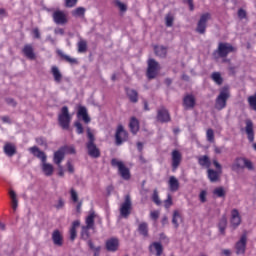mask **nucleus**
Here are the masks:
<instances>
[{
	"label": "nucleus",
	"instance_id": "1",
	"mask_svg": "<svg viewBox=\"0 0 256 256\" xmlns=\"http://www.w3.org/2000/svg\"><path fill=\"white\" fill-rule=\"evenodd\" d=\"M230 97L231 92L229 91V87L224 86L220 90V93L215 100V109H217V111H222V109H225L227 107V101H229Z\"/></svg>",
	"mask_w": 256,
	"mask_h": 256
},
{
	"label": "nucleus",
	"instance_id": "2",
	"mask_svg": "<svg viewBox=\"0 0 256 256\" xmlns=\"http://www.w3.org/2000/svg\"><path fill=\"white\" fill-rule=\"evenodd\" d=\"M58 123L62 129H69L71 125V114H69V108L67 106L62 107L58 115Z\"/></svg>",
	"mask_w": 256,
	"mask_h": 256
},
{
	"label": "nucleus",
	"instance_id": "3",
	"mask_svg": "<svg viewBox=\"0 0 256 256\" xmlns=\"http://www.w3.org/2000/svg\"><path fill=\"white\" fill-rule=\"evenodd\" d=\"M248 169L253 171V162L247 158L238 157L234 160V163L231 166L232 171H239V169Z\"/></svg>",
	"mask_w": 256,
	"mask_h": 256
},
{
	"label": "nucleus",
	"instance_id": "4",
	"mask_svg": "<svg viewBox=\"0 0 256 256\" xmlns=\"http://www.w3.org/2000/svg\"><path fill=\"white\" fill-rule=\"evenodd\" d=\"M111 165L112 167H118V171L122 179H125L126 181H129V179H131V172L129 171V168H127L125 164H123V162L113 158L111 160Z\"/></svg>",
	"mask_w": 256,
	"mask_h": 256
},
{
	"label": "nucleus",
	"instance_id": "5",
	"mask_svg": "<svg viewBox=\"0 0 256 256\" xmlns=\"http://www.w3.org/2000/svg\"><path fill=\"white\" fill-rule=\"evenodd\" d=\"M237 51V48L233 47V45L227 43V42H220L218 44V48L216 50V53L218 54L219 57L222 59L227 57L229 53H235Z\"/></svg>",
	"mask_w": 256,
	"mask_h": 256
},
{
	"label": "nucleus",
	"instance_id": "6",
	"mask_svg": "<svg viewBox=\"0 0 256 256\" xmlns=\"http://www.w3.org/2000/svg\"><path fill=\"white\" fill-rule=\"evenodd\" d=\"M209 19H211L210 13H204L200 16L196 27V33H199L200 35H205V31L207 30V21H209Z\"/></svg>",
	"mask_w": 256,
	"mask_h": 256
},
{
	"label": "nucleus",
	"instance_id": "7",
	"mask_svg": "<svg viewBox=\"0 0 256 256\" xmlns=\"http://www.w3.org/2000/svg\"><path fill=\"white\" fill-rule=\"evenodd\" d=\"M127 139H129V134L126 132L125 128L123 127V125H118L117 129H116V133H115V141H116V145H123V143H125V141H127Z\"/></svg>",
	"mask_w": 256,
	"mask_h": 256
},
{
	"label": "nucleus",
	"instance_id": "8",
	"mask_svg": "<svg viewBox=\"0 0 256 256\" xmlns=\"http://www.w3.org/2000/svg\"><path fill=\"white\" fill-rule=\"evenodd\" d=\"M158 71H159V62H156L155 59H149L148 68H147L148 79H155V77H157Z\"/></svg>",
	"mask_w": 256,
	"mask_h": 256
},
{
	"label": "nucleus",
	"instance_id": "9",
	"mask_svg": "<svg viewBox=\"0 0 256 256\" xmlns=\"http://www.w3.org/2000/svg\"><path fill=\"white\" fill-rule=\"evenodd\" d=\"M131 196L126 195L124 203L120 207V215L121 217H124V219H127L129 215H131Z\"/></svg>",
	"mask_w": 256,
	"mask_h": 256
},
{
	"label": "nucleus",
	"instance_id": "10",
	"mask_svg": "<svg viewBox=\"0 0 256 256\" xmlns=\"http://www.w3.org/2000/svg\"><path fill=\"white\" fill-rule=\"evenodd\" d=\"M52 19L56 25H67L69 20L67 19V14L61 10H56L52 14Z\"/></svg>",
	"mask_w": 256,
	"mask_h": 256
},
{
	"label": "nucleus",
	"instance_id": "11",
	"mask_svg": "<svg viewBox=\"0 0 256 256\" xmlns=\"http://www.w3.org/2000/svg\"><path fill=\"white\" fill-rule=\"evenodd\" d=\"M156 119L159 123H169V121H171L169 110L165 107L158 109Z\"/></svg>",
	"mask_w": 256,
	"mask_h": 256
},
{
	"label": "nucleus",
	"instance_id": "12",
	"mask_svg": "<svg viewBox=\"0 0 256 256\" xmlns=\"http://www.w3.org/2000/svg\"><path fill=\"white\" fill-rule=\"evenodd\" d=\"M245 249H247V234H243L235 245L237 255H245Z\"/></svg>",
	"mask_w": 256,
	"mask_h": 256
},
{
	"label": "nucleus",
	"instance_id": "13",
	"mask_svg": "<svg viewBox=\"0 0 256 256\" xmlns=\"http://www.w3.org/2000/svg\"><path fill=\"white\" fill-rule=\"evenodd\" d=\"M181 161H183V156L179 150L172 151V171H177L179 165H181Z\"/></svg>",
	"mask_w": 256,
	"mask_h": 256
},
{
	"label": "nucleus",
	"instance_id": "14",
	"mask_svg": "<svg viewBox=\"0 0 256 256\" xmlns=\"http://www.w3.org/2000/svg\"><path fill=\"white\" fill-rule=\"evenodd\" d=\"M105 247L110 253H115L119 249V239L113 237L106 240Z\"/></svg>",
	"mask_w": 256,
	"mask_h": 256
},
{
	"label": "nucleus",
	"instance_id": "15",
	"mask_svg": "<svg viewBox=\"0 0 256 256\" xmlns=\"http://www.w3.org/2000/svg\"><path fill=\"white\" fill-rule=\"evenodd\" d=\"M245 123H246L245 132L248 137V141H250V143H253V141H255V131L253 130V121H251V119H247Z\"/></svg>",
	"mask_w": 256,
	"mask_h": 256
},
{
	"label": "nucleus",
	"instance_id": "16",
	"mask_svg": "<svg viewBox=\"0 0 256 256\" xmlns=\"http://www.w3.org/2000/svg\"><path fill=\"white\" fill-rule=\"evenodd\" d=\"M230 223L233 229H237V227L241 225V216L239 215V210L233 209L231 211Z\"/></svg>",
	"mask_w": 256,
	"mask_h": 256
},
{
	"label": "nucleus",
	"instance_id": "17",
	"mask_svg": "<svg viewBox=\"0 0 256 256\" xmlns=\"http://www.w3.org/2000/svg\"><path fill=\"white\" fill-rule=\"evenodd\" d=\"M195 96L193 94H187L183 98V107L185 109H194L195 108Z\"/></svg>",
	"mask_w": 256,
	"mask_h": 256
},
{
	"label": "nucleus",
	"instance_id": "18",
	"mask_svg": "<svg viewBox=\"0 0 256 256\" xmlns=\"http://www.w3.org/2000/svg\"><path fill=\"white\" fill-rule=\"evenodd\" d=\"M88 155L92 157L93 159H99L101 157V151L97 148V145L95 143L92 144H86Z\"/></svg>",
	"mask_w": 256,
	"mask_h": 256
},
{
	"label": "nucleus",
	"instance_id": "19",
	"mask_svg": "<svg viewBox=\"0 0 256 256\" xmlns=\"http://www.w3.org/2000/svg\"><path fill=\"white\" fill-rule=\"evenodd\" d=\"M125 93L130 103H137L139 101V92H137V90L126 87Z\"/></svg>",
	"mask_w": 256,
	"mask_h": 256
},
{
	"label": "nucleus",
	"instance_id": "20",
	"mask_svg": "<svg viewBox=\"0 0 256 256\" xmlns=\"http://www.w3.org/2000/svg\"><path fill=\"white\" fill-rule=\"evenodd\" d=\"M29 151L30 153H32V155H34V157L40 159L42 163L47 161V155L45 154V152L39 150V147L33 146L29 149Z\"/></svg>",
	"mask_w": 256,
	"mask_h": 256
},
{
	"label": "nucleus",
	"instance_id": "21",
	"mask_svg": "<svg viewBox=\"0 0 256 256\" xmlns=\"http://www.w3.org/2000/svg\"><path fill=\"white\" fill-rule=\"evenodd\" d=\"M78 117H81L84 123H91V117H89V114L87 113V108L85 106H79L78 107Z\"/></svg>",
	"mask_w": 256,
	"mask_h": 256
},
{
	"label": "nucleus",
	"instance_id": "22",
	"mask_svg": "<svg viewBox=\"0 0 256 256\" xmlns=\"http://www.w3.org/2000/svg\"><path fill=\"white\" fill-rule=\"evenodd\" d=\"M52 241L57 247L63 246V236L59 230H54L52 233Z\"/></svg>",
	"mask_w": 256,
	"mask_h": 256
},
{
	"label": "nucleus",
	"instance_id": "23",
	"mask_svg": "<svg viewBox=\"0 0 256 256\" xmlns=\"http://www.w3.org/2000/svg\"><path fill=\"white\" fill-rule=\"evenodd\" d=\"M22 53L25 55V57H27V59H30L31 61L35 59V52L31 44H26L22 50Z\"/></svg>",
	"mask_w": 256,
	"mask_h": 256
},
{
	"label": "nucleus",
	"instance_id": "24",
	"mask_svg": "<svg viewBox=\"0 0 256 256\" xmlns=\"http://www.w3.org/2000/svg\"><path fill=\"white\" fill-rule=\"evenodd\" d=\"M168 185L172 193L179 191V180L175 176L169 178Z\"/></svg>",
	"mask_w": 256,
	"mask_h": 256
},
{
	"label": "nucleus",
	"instance_id": "25",
	"mask_svg": "<svg viewBox=\"0 0 256 256\" xmlns=\"http://www.w3.org/2000/svg\"><path fill=\"white\" fill-rule=\"evenodd\" d=\"M63 159H65V148H60L54 153V163L56 165H61Z\"/></svg>",
	"mask_w": 256,
	"mask_h": 256
},
{
	"label": "nucleus",
	"instance_id": "26",
	"mask_svg": "<svg viewBox=\"0 0 256 256\" xmlns=\"http://www.w3.org/2000/svg\"><path fill=\"white\" fill-rule=\"evenodd\" d=\"M167 47L165 46H154V53L157 57H161V59H165L167 57Z\"/></svg>",
	"mask_w": 256,
	"mask_h": 256
},
{
	"label": "nucleus",
	"instance_id": "27",
	"mask_svg": "<svg viewBox=\"0 0 256 256\" xmlns=\"http://www.w3.org/2000/svg\"><path fill=\"white\" fill-rule=\"evenodd\" d=\"M42 171L46 177H51L53 175V165L47 163V161L42 162Z\"/></svg>",
	"mask_w": 256,
	"mask_h": 256
},
{
	"label": "nucleus",
	"instance_id": "28",
	"mask_svg": "<svg viewBox=\"0 0 256 256\" xmlns=\"http://www.w3.org/2000/svg\"><path fill=\"white\" fill-rule=\"evenodd\" d=\"M51 73L54 77V81L56 83H61L63 80V74H61V71H59V68L57 66H52Z\"/></svg>",
	"mask_w": 256,
	"mask_h": 256
},
{
	"label": "nucleus",
	"instance_id": "29",
	"mask_svg": "<svg viewBox=\"0 0 256 256\" xmlns=\"http://www.w3.org/2000/svg\"><path fill=\"white\" fill-rule=\"evenodd\" d=\"M130 131L133 133V135H137V132L139 131V120L137 118L132 117L130 120Z\"/></svg>",
	"mask_w": 256,
	"mask_h": 256
},
{
	"label": "nucleus",
	"instance_id": "30",
	"mask_svg": "<svg viewBox=\"0 0 256 256\" xmlns=\"http://www.w3.org/2000/svg\"><path fill=\"white\" fill-rule=\"evenodd\" d=\"M207 173H208V179L211 181V183H217V181H219V175H221L219 171L208 169Z\"/></svg>",
	"mask_w": 256,
	"mask_h": 256
},
{
	"label": "nucleus",
	"instance_id": "31",
	"mask_svg": "<svg viewBox=\"0 0 256 256\" xmlns=\"http://www.w3.org/2000/svg\"><path fill=\"white\" fill-rule=\"evenodd\" d=\"M79 225H81V222H79V220H76L72 223V227L70 229L71 241H75V239L77 238V227H79Z\"/></svg>",
	"mask_w": 256,
	"mask_h": 256
},
{
	"label": "nucleus",
	"instance_id": "32",
	"mask_svg": "<svg viewBox=\"0 0 256 256\" xmlns=\"http://www.w3.org/2000/svg\"><path fill=\"white\" fill-rule=\"evenodd\" d=\"M138 232L140 235H143V237H149V226L147 225V222H142L139 224Z\"/></svg>",
	"mask_w": 256,
	"mask_h": 256
},
{
	"label": "nucleus",
	"instance_id": "33",
	"mask_svg": "<svg viewBox=\"0 0 256 256\" xmlns=\"http://www.w3.org/2000/svg\"><path fill=\"white\" fill-rule=\"evenodd\" d=\"M86 227L95 229V212L92 211L86 218Z\"/></svg>",
	"mask_w": 256,
	"mask_h": 256
},
{
	"label": "nucleus",
	"instance_id": "34",
	"mask_svg": "<svg viewBox=\"0 0 256 256\" xmlns=\"http://www.w3.org/2000/svg\"><path fill=\"white\" fill-rule=\"evenodd\" d=\"M218 229H219L221 235H225V229H227V217L226 216H222V218L220 219V221L218 223Z\"/></svg>",
	"mask_w": 256,
	"mask_h": 256
},
{
	"label": "nucleus",
	"instance_id": "35",
	"mask_svg": "<svg viewBox=\"0 0 256 256\" xmlns=\"http://www.w3.org/2000/svg\"><path fill=\"white\" fill-rule=\"evenodd\" d=\"M57 54L59 55V57H61V59H64V61H67V63L77 64V59L70 58L69 55L63 53V51L61 50H57Z\"/></svg>",
	"mask_w": 256,
	"mask_h": 256
},
{
	"label": "nucleus",
	"instance_id": "36",
	"mask_svg": "<svg viewBox=\"0 0 256 256\" xmlns=\"http://www.w3.org/2000/svg\"><path fill=\"white\" fill-rule=\"evenodd\" d=\"M198 163L201 165V167H211V160H209V156L204 155L202 157L198 158Z\"/></svg>",
	"mask_w": 256,
	"mask_h": 256
},
{
	"label": "nucleus",
	"instance_id": "37",
	"mask_svg": "<svg viewBox=\"0 0 256 256\" xmlns=\"http://www.w3.org/2000/svg\"><path fill=\"white\" fill-rule=\"evenodd\" d=\"M213 195H215V197L225 199V196L227 195V192L225 191V188L220 186V187H217L213 190Z\"/></svg>",
	"mask_w": 256,
	"mask_h": 256
},
{
	"label": "nucleus",
	"instance_id": "38",
	"mask_svg": "<svg viewBox=\"0 0 256 256\" xmlns=\"http://www.w3.org/2000/svg\"><path fill=\"white\" fill-rule=\"evenodd\" d=\"M4 153H6V155H8V157H13V155H15V153H17V150L15 149V146H13L11 144H6L4 146Z\"/></svg>",
	"mask_w": 256,
	"mask_h": 256
},
{
	"label": "nucleus",
	"instance_id": "39",
	"mask_svg": "<svg viewBox=\"0 0 256 256\" xmlns=\"http://www.w3.org/2000/svg\"><path fill=\"white\" fill-rule=\"evenodd\" d=\"M211 77L216 85H223V77H221V73L213 72Z\"/></svg>",
	"mask_w": 256,
	"mask_h": 256
},
{
	"label": "nucleus",
	"instance_id": "40",
	"mask_svg": "<svg viewBox=\"0 0 256 256\" xmlns=\"http://www.w3.org/2000/svg\"><path fill=\"white\" fill-rule=\"evenodd\" d=\"M179 219H181V214H179L178 210H175L173 212V217H172V223H173L175 229L179 228Z\"/></svg>",
	"mask_w": 256,
	"mask_h": 256
},
{
	"label": "nucleus",
	"instance_id": "41",
	"mask_svg": "<svg viewBox=\"0 0 256 256\" xmlns=\"http://www.w3.org/2000/svg\"><path fill=\"white\" fill-rule=\"evenodd\" d=\"M10 197L12 200V208L14 209V211H17L19 201L17 200V194L15 193V191L13 190L10 191Z\"/></svg>",
	"mask_w": 256,
	"mask_h": 256
},
{
	"label": "nucleus",
	"instance_id": "42",
	"mask_svg": "<svg viewBox=\"0 0 256 256\" xmlns=\"http://www.w3.org/2000/svg\"><path fill=\"white\" fill-rule=\"evenodd\" d=\"M85 11L86 9L83 7H78L75 10L72 11L73 17H85Z\"/></svg>",
	"mask_w": 256,
	"mask_h": 256
},
{
	"label": "nucleus",
	"instance_id": "43",
	"mask_svg": "<svg viewBox=\"0 0 256 256\" xmlns=\"http://www.w3.org/2000/svg\"><path fill=\"white\" fill-rule=\"evenodd\" d=\"M89 228L87 226H82V231H81V237L84 241H87L91 237V233H89Z\"/></svg>",
	"mask_w": 256,
	"mask_h": 256
},
{
	"label": "nucleus",
	"instance_id": "44",
	"mask_svg": "<svg viewBox=\"0 0 256 256\" xmlns=\"http://www.w3.org/2000/svg\"><path fill=\"white\" fill-rule=\"evenodd\" d=\"M78 53H87V41L80 40L78 42Z\"/></svg>",
	"mask_w": 256,
	"mask_h": 256
},
{
	"label": "nucleus",
	"instance_id": "45",
	"mask_svg": "<svg viewBox=\"0 0 256 256\" xmlns=\"http://www.w3.org/2000/svg\"><path fill=\"white\" fill-rule=\"evenodd\" d=\"M151 247H154L157 256L163 255V245L159 242H154Z\"/></svg>",
	"mask_w": 256,
	"mask_h": 256
},
{
	"label": "nucleus",
	"instance_id": "46",
	"mask_svg": "<svg viewBox=\"0 0 256 256\" xmlns=\"http://www.w3.org/2000/svg\"><path fill=\"white\" fill-rule=\"evenodd\" d=\"M175 21V17L173 14L168 13L165 17L166 27H173V22Z\"/></svg>",
	"mask_w": 256,
	"mask_h": 256
},
{
	"label": "nucleus",
	"instance_id": "47",
	"mask_svg": "<svg viewBox=\"0 0 256 256\" xmlns=\"http://www.w3.org/2000/svg\"><path fill=\"white\" fill-rule=\"evenodd\" d=\"M115 5L122 13H125L127 11V4L121 2L120 0L115 1Z\"/></svg>",
	"mask_w": 256,
	"mask_h": 256
},
{
	"label": "nucleus",
	"instance_id": "48",
	"mask_svg": "<svg viewBox=\"0 0 256 256\" xmlns=\"http://www.w3.org/2000/svg\"><path fill=\"white\" fill-rule=\"evenodd\" d=\"M206 135L207 141H209L210 143H213V141H215V132H213V129H208Z\"/></svg>",
	"mask_w": 256,
	"mask_h": 256
},
{
	"label": "nucleus",
	"instance_id": "49",
	"mask_svg": "<svg viewBox=\"0 0 256 256\" xmlns=\"http://www.w3.org/2000/svg\"><path fill=\"white\" fill-rule=\"evenodd\" d=\"M152 201L156 205H161V200L159 199V192H157V189H155L153 192Z\"/></svg>",
	"mask_w": 256,
	"mask_h": 256
},
{
	"label": "nucleus",
	"instance_id": "50",
	"mask_svg": "<svg viewBox=\"0 0 256 256\" xmlns=\"http://www.w3.org/2000/svg\"><path fill=\"white\" fill-rule=\"evenodd\" d=\"M87 135H88V142L86 144H93L95 143V136L93 135V133H91V130L88 128L87 130Z\"/></svg>",
	"mask_w": 256,
	"mask_h": 256
},
{
	"label": "nucleus",
	"instance_id": "51",
	"mask_svg": "<svg viewBox=\"0 0 256 256\" xmlns=\"http://www.w3.org/2000/svg\"><path fill=\"white\" fill-rule=\"evenodd\" d=\"M79 0H65V7L73 8Z\"/></svg>",
	"mask_w": 256,
	"mask_h": 256
},
{
	"label": "nucleus",
	"instance_id": "52",
	"mask_svg": "<svg viewBox=\"0 0 256 256\" xmlns=\"http://www.w3.org/2000/svg\"><path fill=\"white\" fill-rule=\"evenodd\" d=\"M199 199L201 203H206L207 202V191L202 190L199 194Z\"/></svg>",
	"mask_w": 256,
	"mask_h": 256
},
{
	"label": "nucleus",
	"instance_id": "53",
	"mask_svg": "<svg viewBox=\"0 0 256 256\" xmlns=\"http://www.w3.org/2000/svg\"><path fill=\"white\" fill-rule=\"evenodd\" d=\"M70 194H71L72 201H74V203H77V201H79V196L77 195V191H75V189L72 188L70 190Z\"/></svg>",
	"mask_w": 256,
	"mask_h": 256
},
{
	"label": "nucleus",
	"instance_id": "54",
	"mask_svg": "<svg viewBox=\"0 0 256 256\" xmlns=\"http://www.w3.org/2000/svg\"><path fill=\"white\" fill-rule=\"evenodd\" d=\"M63 207H65V200H63V198L60 197L58 199V204L55 205V208L59 210V209H63Z\"/></svg>",
	"mask_w": 256,
	"mask_h": 256
},
{
	"label": "nucleus",
	"instance_id": "55",
	"mask_svg": "<svg viewBox=\"0 0 256 256\" xmlns=\"http://www.w3.org/2000/svg\"><path fill=\"white\" fill-rule=\"evenodd\" d=\"M238 17H239V19H246L247 18V11H245L243 8H240L238 10Z\"/></svg>",
	"mask_w": 256,
	"mask_h": 256
},
{
	"label": "nucleus",
	"instance_id": "56",
	"mask_svg": "<svg viewBox=\"0 0 256 256\" xmlns=\"http://www.w3.org/2000/svg\"><path fill=\"white\" fill-rule=\"evenodd\" d=\"M75 127L78 135L83 134V125L81 124V122H75Z\"/></svg>",
	"mask_w": 256,
	"mask_h": 256
},
{
	"label": "nucleus",
	"instance_id": "57",
	"mask_svg": "<svg viewBox=\"0 0 256 256\" xmlns=\"http://www.w3.org/2000/svg\"><path fill=\"white\" fill-rule=\"evenodd\" d=\"M5 102L7 105H11V107H17V102L13 98H6Z\"/></svg>",
	"mask_w": 256,
	"mask_h": 256
},
{
	"label": "nucleus",
	"instance_id": "58",
	"mask_svg": "<svg viewBox=\"0 0 256 256\" xmlns=\"http://www.w3.org/2000/svg\"><path fill=\"white\" fill-rule=\"evenodd\" d=\"M213 165L218 170V173H223V167L219 164V161L213 160Z\"/></svg>",
	"mask_w": 256,
	"mask_h": 256
},
{
	"label": "nucleus",
	"instance_id": "59",
	"mask_svg": "<svg viewBox=\"0 0 256 256\" xmlns=\"http://www.w3.org/2000/svg\"><path fill=\"white\" fill-rule=\"evenodd\" d=\"M171 205H173V200H172V198H171V195H168V198H167L166 201H165V207H166V209H169Z\"/></svg>",
	"mask_w": 256,
	"mask_h": 256
},
{
	"label": "nucleus",
	"instance_id": "60",
	"mask_svg": "<svg viewBox=\"0 0 256 256\" xmlns=\"http://www.w3.org/2000/svg\"><path fill=\"white\" fill-rule=\"evenodd\" d=\"M33 35H34V39H41V32H39V28L33 29Z\"/></svg>",
	"mask_w": 256,
	"mask_h": 256
},
{
	"label": "nucleus",
	"instance_id": "61",
	"mask_svg": "<svg viewBox=\"0 0 256 256\" xmlns=\"http://www.w3.org/2000/svg\"><path fill=\"white\" fill-rule=\"evenodd\" d=\"M160 241H162V243H169V238L167 237V235H165V233H161L160 234Z\"/></svg>",
	"mask_w": 256,
	"mask_h": 256
},
{
	"label": "nucleus",
	"instance_id": "62",
	"mask_svg": "<svg viewBox=\"0 0 256 256\" xmlns=\"http://www.w3.org/2000/svg\"><path fill=\"white\" fill-rule=\"evenodd\" d=\"M36 143H38V145H42L43 147L47 148V142H45L43 138H37Z\"/></svg>",
	"mask_w": 256,
	"mask_h": 256
},
{
	"label": "nucleus",
	"instance_id": "63",
	"mask_svg": "<svg viewBox=\"0 0 256 256\" xmlns=\"http://www.w3.org/2000/svg\"><path fill=\"white\" fill-rule=\"evenodd\" d=\"M150 217H151V219H154V221H156V219H159V211L151 212Z\"/></svg>",
	"mask_w": 256,
	"mask_h": 256
},
{
	"label": "nucleus",
	"instance_id": "64",
	"mask_svg": "<svg viewBox=\"0 0 256 256\" xmlns=\"http://www.w3.org/2000/svg\"><path fill=\"white\" fill-rule=\"evenodd\" d=\"M67 167H68L69 173H74L75 172V168L73 167V164H71V161L67 162Z\"/></svg>",
	"mask_w": 256,
	"mask_h": 256
}]
</instances>
